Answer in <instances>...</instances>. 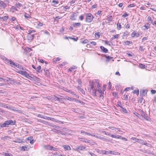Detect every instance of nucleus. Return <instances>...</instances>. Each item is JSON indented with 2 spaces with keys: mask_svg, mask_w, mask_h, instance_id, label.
Wrapping results in <instances>:
<instances>
[{
  "mask_svg": "<svg viewBox=\"0 0 156 156\" xmlns=\"http://www.w3.org/2000/svg\"><path fill=\"white\" fill-rule=\"evenodd\" d=\"M79 140L81 141H82L85 143H89L90 142L89 140L82 138H79Z\"/></svg>",
  "mask_w": 156,
  "mask_h": 156,
  "instance_id": "9b49d317",
  "label": "nucleus"
},
{
  "mask_svg": "<svg viewBox=\"0 0 156 156\" xmlns=\"http://www.w3.org/2000/svg\"><path fill=\"white\" fill-rule=\"evenodd\" d=\"M64 11H66L67 9H68L69 8V7L68 6H66L64 7Z\"/></svg>",
  "mask_w": 156,
  "mask_h": 156,
  "instance_id": "774afa93",
  "label": "nucleus"
},
{
  "mask_svg": "<svg viewBox=\"0 0 156 156\" xmlns=\"http://www.w3.org/2000/svg\"><path fill=\"white\" fill-rule=\"evenodd\" d=\"M142 115H143L144 118L146 120H148V119L147 118L148 117L147 115V114L145 113L143 111H142Z\"/></svg>",
  "mask_w": 156,
  "mask_h": 156,
  "instance_id": "b1692460",
  "label": "nucleus"
},
{
  "mask_svg": "<svg viewBox=\"0 0 156 156\" xmlns=\"http://www.w3.org/2000/svg\"><path fill=\"white\" fill-rule=\"evenodd\" d=\"M0 79H2V80H6L7 81H10V80H11V79L9 78H6V79H4L0 77Z\"/></svg>",
  "mask_w": 156,
  "mask_h": 156,
  "instance_id": "a18cd8bd",
  "label": "nucleus"
},
{
  "mask_svg": "<svg viewBox=\"0 0 156 156\" xmlns=\"http://www.w3.org/2000/svg\"><path fill=\"white\" fill-rule=\"evenodd\" d=\"M138 142L143 144L146 145L147 144V143H145L144 141L140 139H139Z\"/></svg>",
  "mask_w": 156,
  "mask_h": 156,
  "instance_id": "4be33fe9",
  "label": "nucleus"
},
{
  "mask_svg": "<svg viewBox=\"0 0 156 156\" xmlns=\"http://www.w3.org/2000/svg\"><path fill=\"white\" fill-rule=\"evenodd\" d=\"M60 59L59 57H57L56 58L55 60H54L53 61L55 62H56L59 61L60 60Z\"/></svg>",
  "mask_w": 156,
  "mask_h": 156,
  "instance_id": "0e129e2a",
  "label": "nucleus"
},
{
  "mask_svg": "<svg viewBox=\"0 0 156 156\" xmlns=\"http://www.w3.org/2000/svg\"><path fill=\"white\" fill-rule=\"evenodd\" d=\"M6 4L3 1H0V6L5 8L6 7Z\"/></svg>",
  "mask_w": 156,
  "mask_h": 156,
  "instance_id": "9d476101",
  "label": "nucleus"
},
{
  "mask_svg": "<svg viewBox=\"0 0 156 156\" xmlns=\"http://www.w3.org/2000/svg\"><path fill=\"white\" fill-rule=\"evenodd\" d=\"M75 102L77 103H80L81 102V101H80L78 99H76L74 98V100Z\"/></svg>",
  "mask_w": 156,
  "mask_h": 156,
  "instance_id": "69168bd1",
  "label": "nucleus"
},
{
  "mask_svg": "<svg viewBox=\"0 0 156 156\" xmlns=\"http://www.w3.org/2000/svg\"><path fill=\"white\" fill-rule=\"evenodd\" d=\"M96 44V43L94 41H92L90 42L88 44H87V45H91L92 46V45H95Z\"/></svg>",
  "mask_w": 156,
  "mask_h": 156,
  "instance_id": "a878e982",
  "label": "nucleus"
},
{
  "mask_svg": "<svg viewBox=\"0 0 156 156\" xmlns=\"http://www.w3.org/2000/svg\"><path fill=\"white\" fill-rule=\"evenodd\" d=\"M147 93L144 90L140 91V95L142 96H145L146 94Z\"/></svg>",
  "mask_w": 156,
  "mask_h": 156,
  "instance_id": "dca6fc26",
  "label": "nucleus"
},
{
  "mask_svg": "<svg viewBox=\"0 0 156 156\" xmlns=\"http://www.w3.org/2000/svg\"><path fill=\"white\" fill-rule=\"evenodd\" d=\"M69 38L75 41H76L77 40H78V38L77 37L76 38H74V37H68Z\"/></svg>",
  "mask_w": 156,
  "mask_h": 156,
  "instance_id": "79ce46f5",
  "label": "nucleus"
},
{
  "mask_svg": "<svg viewBox=\"0 0 156 156\" xmlns=\"http://www.w3.org/2000/svg\"><path fill=\"white\" fill-rule=\"evenodd\" d=\"M57 133H60V134H64V133H63V132L61 131H60V130H57Z\"/></svg>",
  "mask_w": 156,
  "mask_h": 156,
  "instance_id": "13d9d810",
  "label": "nucleus"
},
{
  "mask_svg": "<svg viewBox=\"0 0 156 156\" xmlns=\"http://www.w3.org/2000/svg\"><path fill=\"white\" fill-rule=\"evenodd\" d=\"M50 120H51L53 121H56L58 122V121L56 120V119L54 118L51 117Z\"/></svg>",
  "mask_w": 156,
  "mask_h": 156,
  "instance_id": "e2e57ef3",
  "label": "nucleus"
},
{
  "mask_svg": "<svg viewBox=\"0 0 156 156\" xmlns=\"http://www.w3.org/2000/svg\"><path fill=\"white\" fill-rule=\"evenodd\" d=\"M18 73L24 76L25 77L28 78L29 79H31V78L34 79V75L31 74H29L26 71L20 70L18 71Z\"/></svg>",
  "mask_w": 156,
  "mask_h": 156,
  "instance_id": "f03ea898",
  "label": "nucleus"
},
{
  "mask_svg": "<svg viewBox=\"0 0 156 156\" xmlns=\"http://www.w3.org/2000/svg\"><path fill=\"white\" fill-rule=\"evenodd\" d=\"M35 32V31L34 30H30L28 31V34H30L32 33H34Z\"/></svg>",
  "mask_w": 156,
  "mask_h": 156,
  "instance_id": "5fc2aeb1",
  "label": "nucleus"
},
{
  "mask_svg": "<svg viewBox=\"0 0 156 156\" xmlns=\"http://www.w3.org/2000/svg\"><path fill=\"white\" fill-rule=\"evenodd\" d=\"M100 139L102 140L105 141H108L109 140H108V139L105 138L103 137H102L101 136V138H100Z\"/></svg>",
  "mask_w": 156,
  "mask_h": 156,
  "instance_id": "e433bc0d",
  "label": "nucleus"
},
{
  "mask_svg": "<svg viewBox=\"0 0 156 156\" xmlns=\"http://www.w3.org/2000/svg\"><path fill=\"white\" fill-rule=\"evenodd\" d=\"M85 148L86 147L83 146H81L75 147L74 149H75V150L76 151H80L83 150H84L85 149Z\"/></svg>",
  "mask_w": 156,
  "mask_h": 156,
  "instance_id": "423d86ee",
  "label": "nucleus"
},
{
  "mask_svg": "<svg viewBox=\"0 0 156 156\" xmlns=\"http://www.w3.org/2000/svg\"><path fill=\"white\" fill-rule=\"evenodd\" d=\"M66 98L67 100H68L70 101H74V98H71L69 97H67Z\"/></svg>",
  "mask_w": 156,
  "mask_h": 156,
  "instance_id": "4c0bfd02",
  "label": "nucleus"
},
{
  "mask_svg": "<svg viewBox=\"0 0 156 156\" xmlns=\"http://www.w3.org/2000/svg\"><path fill=\"white\" fill-rule=\"evenodd\" d=\"M33 137L30 136L27 138L28 140H30V142L31 144H33L34 142L33 140H32Z\"/></svg>",
  "mask_w": 156,
  "mask_h": 156,
  "instance_id": "412c9836",
  "label": "nucleus"
},
{
  "mask_svg": "<svg viewBox=\"0 0 156 156\" xmlns=\"http://www.w3.org/2000/svg\"><path fill=\"white\" fill-rule=\"evenodd\" d=\"M111 87H112L111 83L110 82H109L108 84V89L110 90L111 89Z\"/></svg>",
  "mask_w": 156,
  "mask_h": 156,
  "instance_id": "c9c22d12",
  "label": "nucleus"
},
{
  "mask_svg": "<svg viewBox=\"0 0 156 156\" xmlns=\"http://www.w3.org/2000/svg\"><path fill=\"white\" fill-rule=\"evenodd\" d=\"M54 100L55 101H58V98L55 96V95H54V97L53 98Z\"/></svg>",
  "mask_w": 156,
  "mask_h": 156,
  "instance_id": "4d7b16f0",
  "label": "nucleus"
},
{
  "mask_svg": "<svg viewBox=\"0 0 156 156\" xmlns=\"http://www.w3.org/2000/svg\"><path fill=\"white\" fill-rule=\"evenodd\" d=\"M131 139H132L133 140H135L136 141L138 142V141H139V139L137 138H136L135 137H133L131 138Z\"/></svg>",
  "mask_w": 156,
  "mask_h": 156,
  "instance_id": "37998d69",
  "label": "nucleus"
},
{
  "mask_svg": "<svg viewBox=\"0 0 156 156\" xmlns=\"http://www.w3.org/2000/svg\"><path fill=\"white\" fill-rule=\"evenodd\" d=\"M133 87H127L126 88H125V91H128L129 90H133Z\"/></svg>",
  "mask_w": 156,
  "mask_h": 156,
  "instance_id": "ea45409f",
  "label": "nucleus"
},
{
  "mask_svg": "<svg viewBox=\"0 0 156 156\" xmlns=\"http://www.w3.org/2000/svg\"><path fill=\"white\" fill-rule=\"evenodd\" d=\"M128 16V14H127L126 13H125L124 14H123L122 15V17H126V16Z\"/></svg>",
  "mask_w": 156,
  "mask_h": 156,
  "instance_id": "338daca9",
  "label": "nucleus"
},
{
  "mask_svg": "<svg viewBox=\"0 0 156 156\" xmlns=\"http://www.w3.org/2000/svg\"><path fill=\"white\" fill-rule=\"evenodd\" d=\"M133 93L136 94L137 95H138L139 94V90H135L133 91Z\"/></svg>",
  "mask_w": 156,
  "mask_h": 156,
  "instance_id": "58836bf2",
  "label": "nucleus"
},
{
  "mask_svg": "<svg viewBox=\"0 0 156 156\" xmlns=\"http://www.w3.org/2000/svg\"><path fill=\"white\" fill-rule=\"evenodd\" d=\"M139 50L141 51H143L144 50V48L142 46H140V47Z\"/></svg>",
  "mask_w": 156,
  "mask_h": 156,
  "instance_id": "6e6d98bb",
  "label": "nucleus"
},
{
  "mask_svg": "<svg viewBox=\"0 0 156 156\" xmlns=\"http://www.w3.org/2000/svg\"><path fill=\"white\" fill-rule=\"evenodd\" d=\"M98 91V92L99 95V96L100 98L101 99H103L104 98V97H103V95H104L103 92H102V91H101V90H99Z\"/></svg>",
  "mask_w": 156,
  "mask_h": 156,
  "instance_id": "1a4fd4ad",
  "label": "nucleus"
},
{
  "mask_svg": "<svg viewBox=\"0 0 156 156\" xmlns=\"http://www.w3.org/2000/svg\"><path fill=\"white\" fill-rule=\"evenodd\" d=\"M43 147L45 149L47 150L57 151L58 149L57 148L49 145H45Z\"/></svg>",
  "mask_w": 156,
  "mask_h": 156,
  "instance_id": "39448f33",
  "label": "nucleus"
},
{
  "mask_svg": "<svg viewBox=\"0 0 156 156\" xmlns=\"http://www.w3.org/2000/svg\"><path fill=\"white\" fill-rule=\"evenodd\" d=\"M8 19V16H4L2 17V19L3 20V21H6Z\"/></svg>",
  "mask_w": 156,
  "mask_h": 156,
  "instance_id": "2f4dec72",
  "label": "nucleus"
},
{
  "mask_svg": "<svg viewBox=\"0 0 156 156\" xmlns=\"http://www.w3.org/2000/svg\"><path fill=\"white\" fill-rule=\"evenodd\" d=\"M50 117H48V116H44V118L43 119H48V120H50Z\"/></svg>",
  "mask_w": 156,
  "mask_h": 156,
  "instance_id": "bf43d9fd",
  "label": "nucleus"
},
{
  "mask_svg": "<svg viewBox=\"0 0 156 156\" xmlns=\"http://www.w3.org/2000/svg\"><path fill=\"white\" fill-rule=\"evenodd\" d=\"M13 142L16 143H23L24 142L21 139H17L13 140Z\"/></svg>",
  "mask_w": 156,
  "mask_h": 156,
  "instance_id": "f8f14e48",
  "label": "nucleus"
},
{
  "mask_svg": "<svg viewBox=\"0 0 156 156\" xmlns=\"http://www.w3.org/2000/svg\"><path fill=\"white\" fill-rule=\"evenodd\" d=\"M59 3V2L57 1H56L55 0H53L52 1V5H53L54 6H56V4H58Z\"/></svg>",
  "mask_w": 156,
  "mask_h": 156,
  "instance_id": "6ab92c4d",
  "label": "nucleus"
},
{
  "mask_svg": "<svg viewBox=\"0 0 156 156\" xmlns=\"http://www.w3.org/2000/svg\"><path fill=\"white\" fill-rule=\"evenodd\" d=\"M92 93L93 95H96V90H94V89H92Z\"/></svg>",
  "mask_w": 156,
  "mask_h": 156,
  "instance_id": "680f3d73",
  "label": "nucleus"
},
{
  "mask_svg": "<svg viewBox=\"0 0 156 156\" xmlns=\"http://www.w3.org/2000/svg\"><path fill=\"white\" fill-rule=\"evenodd\" d=\"M80 26L81 23H75L73 24V27L75 28L80 27Z\"/></svg>",
  "mask_w": 156,
  "mask_h": 156,
  "instance_id": "2eb2a0df",
  "label": "nucleus"
},
{
  "mask_svg": "<svg viewBox=\"0 0 156 156\" xmlns=\"http://www.w3.org/2000/svg\"><path fill=\"white\" fill-rule=\"evenodd\" d=\"M65 90L66 91L68 92L69 93H70L73 95H76L75 93L72 91L69 90L67 89H66Z\"/></svg>",
  "mask_w": 156,
  "mask_h": 156,
  "instance_id": "393cba45",
  "label": "nucleus"
},
{
  "mask_svg": "<svg viewBox=\"0 0 156 156\" xmlns=\"http://www.w3.org/2000/svg\"><path fill=\"white\" fill-rule=\"evenodd\" d=\"M1 58L2 59L4 60H5V61H6L7 62V60H9V59H8L6 57L4 56H2L1 57Z\"/></svg>",
  "mask_w": 156,
  "mask_h": 156,
  "instance_id": "49530a36",
  "label": "nucleus"
},
{
  "mask_svg": "<svg viewBox=\"0 0 156 156\" xmlns=\"http://www.w3.org/2000/svg\"><path fill=\"white\" fill-rule=\"evenodd\" d=\"M117 29L119 30L121 29V25L120 23H118L117 24Z\"/></svg>",
  "mask_w": 156,
  "mask_h": 156,
  "instance_id": "c756f323",
  "label": "nucleus"
},
{
  "mask_svg": "<svg viewBox=\"0 0 156 156\" xmlns=\"http://www.w3.org/2000/svg\"><path fill=\"white\" fill-rule=\"evenodd\" d=\"M119 107L121 108L122 111L126 113L127 112V111L125 108H124L121 106H119Z\"/></svg>",
  "mask_w": 156,
  "mask_h": 156,
  "instance_id": "7c9ffc66",
  "label": "nucleus"
},
{
  "mask_svg": "<svg viewBox=\"0 0 156 156\" xmlns=\"http://www.w3.org/2000/svg\"><path fill=\"white\" fill-rule=\"evenodd\" d=\"M136 34L135 32L133 31L131 34V36L132 37H134Z\"/></svg>",
  "mask_w": 156,
  "mask_h": 156,
  "instance_id": "052dcab7",
  "label": "nucleus"
},
{
  "mask_svg": "<svg viewBox=\"0 0 156 156\" xmlns=\"http://www.w3.org/2000/svg\"><path fill=\"white\" fill-rule=\"evenodd\" d=\"M81 133H84L87 135L91 136H95V135L94 134L90 133L83 131H82L81 132Z\"/></svg>",
  "mask_w": 156,
  "mask_h": 156,
  "instance_id": "ddd939ff",
  "label": "nucleus"
},
{
  "mask_svg": "<svg viewBox=\"0 0 156 156\" xmlns=\"http://www.w3.org/2000/svg\"><path fill=\"white\" fill-rule=\"evenodd\" d=\"M125 44L126 45H129L131 43V41H126L125 42Z\"/></svg>",
  "mask_w": 156,
  "mask_h": 156,
  "instance_id": "de8ad7c7",
  "label": "nucleus"
},
{
  "mask_svg": "<svg viewBox=\"0 0 156 156\" xmlns=\"http://www.w3.org/2000/svg\"><path fill=\"white\" fill-rule=\"evenodd\" d=\"M21 150L23 151H27V147L25 146H23L22 147Z\"/></svg>",
  "mask_w": 156,
  "mask_h": 156,
  "instance_id": "f704fd0d",
  "label": "nucleus"
},
{
  "mask_svg": "<svg viewBox=\"0 0 156 156\" xmlns=\"http://www.w3.org/2000/svg\"><path fill=\"white\" fill-rule=\"evenodd\" d=\"M76 16V13H74L70 17V19L72 20H75L76 19L75 18V17Z\"/></svg>",
  "mask_w": 156,
  "mask_h": 156,
  "instance_id": "a211bd4d",
  "label": "nucleus"
},
{
  "mask_svg": "<svg viewBox=\"0 0 156 156\" xmlns=\"http://www.w3.org/2000/svg\"><path fill=\"white\" fill-rule=\"evenodd\" d=\"M62 147H63L65 150H69L71 149L69 145H63Z\"/></svg>",
  "mask_w": 156,
  "mask_h": 156,
  "instance_id": "4468645a",
  "label": "nucleus"
},
{
  "mask_svg": "<svg viewBox=\"0 0 156 156\" xmlns=\"http://www.w3.org/2000/svg\"><path fill=\"white\" fill-rule=\"evenodd\" d=\"M15 5L18 8H20V7L22 6V4L18 2H16Z\"/></svg>",
  "mask_w": 156,
  "mask_h": 156,
  "instance_id": "bb28decb",
  "label": "nucleus"
},
{
  "mask_svg": "<svg viewBox=\"0 0 156 156\" xmlns=\"http://www.w3.org/2000/svg\"><path fill=\"white\" fill-rule=\"evenodd\" d=\"M105 44H108V45L110 46H111V45H112V42H111V41H105Z\"/></svg>",
  "mask_w": 156,
  "mask_h": 156,
  "instance_id": "72a5a7b5",
  "label": "nucleus"
},
{
  "mask_svg": "<svg viewBox=\"0 0 156 156\" xmlns=\"http://www.w3.org/2000/svg\"><path fill=\"white\" fill-rule=\"evenodd\" d=\"M37 116L41 118H43V119L44 118V116L40 114H38L37 115Z\"/></svg>",
  "mask_w": 156,
  "mask_h": 156,
  "instance_id": "603ef678",
  "label": "nucleus"
},
{
  "mask_svg": "<svg viewBox=\"0 0 156 156\" xmlns=\"http://www.w3.org/2000/svg\"><path fill=\"white\" fill-rule=\"evenodd\" d=\"M150 24L148 23H146L142 27V28L144 30H146L150 27Z\"/></svg>",
  "mask_w": 156,
  "mask_h": 156,
  "instance_id": "0eeeda50",
  "label": "nucleus"
},
{
  "mask_svg": "<svg viewBox=\"0 0 156 156\" xmlns=\"http://www.w3.org/2000/svg\"><path fill=\"white\" fill-rule=\"evenodd\" d=\"M24 16L26 18H29L30 17V16L27 13H25Z\"/></svg>",
  "mask_w": 156,
  "mask_h": 156,
  "instance_id": "c03bdc74",
  "label": "nucleus"
},
{
  "mask_svg": "<svg viewBox=\"0 0 156 156\" xmlns=\"http://www.w3.org/2000/svg\"><path fill=\"white\" fill-rule=\"evenodd\" d=\"M129 34V32L127 31H126L123 34V36H126L128 35Z\"/></svg>",
  "mask_w": 156,
  "mask_h": 156,
  "instance_id": "8fccbe9b",
  "label": "nucleus"
},
{
  "mask_svg": "<svg viewBox=\"0 0 156 156\" xmlns=\"http://www.w3.org/2000/svg\"><path fill=\"white\" fill-rule=\"evenodd\" d=\"M100 87V84H99V83H98L97 84V87H96V90H97V91H98L100 90H99Z\"/></svg>",
  "mask_w": 156,
  "mask_h": 156,
  "instance_id": "3c124183",
  "label": "nucleus"
},
{
  "mask_svg": "<svg viewBox=\"0 0 156 156\" xmlns=\"http://www.w3.org/2000/svg\"><path fill=\"white\" fill-rule=\"evenodd\" d=\"M135 5L133 4H130L128 5V7L129 8L135 6Z\"/></svg>",
  "mask_w": 156,
  "mask_h": 156,
  "instance_id": "09e8293b",
  "label": "nucleus"
},
{
  "mask_svg": "<svg viewBox=\"0 0 156 156\" xmlns=\"http://www.w3.org/2000/svg\"><path fill=\"white\" fill-rule=\"evenodd\" d=\"M15 120H8L5 121L3 123L0 124V126L2 127H8L9 125H14L15 124Z\"/></svg>",
  "mask_w": 156,
  "mask_h": 156,
  "instance_id": "f257e3e1",
  "label": "nucleus"
},
{
  "mask_svg": "<svg viewBox=\"0 0 156 156\" xmlns=\"http://www.w3.org/2000/svg\"><path fill=\"white\" fill-rule=\"evenodd\" d=\"M76 66H73L72 67H71L69 69V70L70 71H72L73 69H76Z\"/></svg>",
  "mask_w": 156,
  "mask_h": 156,
  "instance_id": "473e14b6",
  "label": "nucleus"
},
{
  "mask_svg": "<svg viewBox=\"0 0 156 156\" xmlns=\"http://www.w3.org/2000/svg\"><path fill=\"white\" fill-rule=\"evenodd\" d=\"M34 37V34H28L27 35V37L29 38V39L32 40L33 39Z\"/></svg>",
  "mask_w": 156,
  "mask_h": 156,
  "instance_id": "aec40b11",
  "label": "nucleus"
},
{
  "mask_svg": "<svg viewBox=\"0 0 156 156\" xmlns=\"http://www.w3.org/2000/svg\"><path fill=\"white\" fill-rule=\"evenodd\" d=\"M101 153L103 154L108 155L109 154H113L118 155L120 154L118 152H116L114 151H102Z\"/></svg>",
  "mask_w": 156,
  "mask_h": 156,
  "instance_id": "20e7f679",
  "label": "nucleus"
},
{
  "mask_svg": "<svg viewBox=\"0 0 156 156\" xmlns=\"http://www.w3.org/2000/svg\"><path fill=\"white\" fill-rule=\"evenodd\" d=\"M88 40L87 39H85L82 41V43L84 44H85L88 42Z\"/></svg>",
  "mask_w": 156,
  "mask_h": 156,
  "instance_id": "a19ab883",
  "label": "nucleus"
},
{
  "mask_svg": "<svg viewBox=\"0 0 156 156\" xmlns=\"http://www.w3.org/2000/svg\"><path fill=\"white\" fill-rule=\"evenodd\" d=\"M100 48L101 49L105 52L107 53L108 52V50L107 48H104L103 46H101Z\"/></svg>",
  "mask_w": 156,
  "mask_h": 156,
  "instance_id": "f3484780",
  "label": "nucleus"
},
{
  "mask_svg": "<svg viewBox=\"0 0 156 156\" xmlns=\"http://www.w3.org/2000/svg\"><path fill=\"white\" fill-rule=\"evenodd\" d=\"M86 21L87 22H91L94 19V17L91 13H87L85 14Z\"/></svg>",
  "mask_w": 156,
  "mask_h": 156,
  "instance_id": "7ed1b4c3",
  "label": "nucleus"
},
{
  "mask_svg": "<svg viewBox=\"0 0 156 156\" xmlns=\"http://www.w3.org/2000/svg\"><path fill=\"white\" fill-rule=\"evenodd\" d=\"M147 20L148 21H151V22H150V23H153L152 21V20L151 18L149 16V17H148V18H147Z\"/></svg>",
  "mask_w": 156,
  "mask_h": 156,
  "instance_id": "864d4df0",
  "label": "nucleus"
},
{
  "mask_svg": "<svg viewBox=\"0 0 156 156\" xmlns=\"http://www.w3.org/2000/svg\"><path fill=\"white\" fill-rule=\"evenodd\" d=\"M36 69L38 73H40L42 71V70H41V67L40 66H37Z\"/></svg>",
  "mask_w": 156,
  "mask_h": 156,
  "instance_id": "cd10ccee",
  "label": "nucleus"
},
{
  "mask_svg": "<svg viewBox=\"0 0 156 156\" xmlns=\"http://www.w3.org/2000/svg\"><path fill=\"white\" fill-rule=\"evenodd\" d=\"M7 62L9 64L12 66H14L15 67L17 63H14L11 60H7Z\"/></svg>",
  "mask_w": 156,
  "mask_h": 156,
  "instance_id": "6e6552de",
  "label": "nucleus"
},
{
  "mask_svg": "<svg viewBox=\"0 0 156 156\" xmlns=\"http://www.w3.org/2000/svg\"><path fill=\"white\" fill-rule=\"evenodd\" d=\"M10 10L12 11V12H14L15 11H18V10L16 9V8L15 6H12L11 7L10 9Z\"/></svg>",
  "mask_w": 156,
  "mask_h": 156,
  "instance_id": "5701e85b",
  "label": "nucleus"
},
{
  "mask_svg": "<svg viewBox=\"0 0 156 156\" xmlns=\"http://www.w3.org/2000/svg\"><path fill=\"white\" fill-rule=\"evenodd\" d=\"M15 67L20 69H22L23 70H24V69H23V67H22L19 64H18V63H17Z\"/></svg>",
  "mask_w": 156,
  "mask_h": 156,
  "instance_id": "c85d7f7f",
  "label": "nucleus"
}]
</instances>
